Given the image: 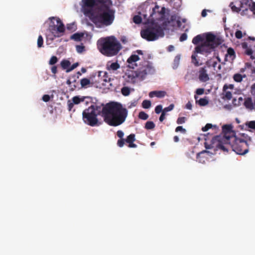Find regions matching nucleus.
<instances>
[{"instance_id": "1", "label": "nucleus", "mask_w": 255, "mask_h": 255, "mask_svg": "<svg viewBox=\"0 0 255 255\" xmlns=\"http://www.w3.org/2000/svg\"><path fill=\"white\" fill-rule=\"evenodd\" d=\"M108 0H82L84 14L96 24L109 25L112 23V9L107 5Z\"/></svg>"}, {"instance_id": "2", "label": "nucleus", "mask_w": 255, "mask_h": 255, "mask_svg": "<svg viewBox=\"0 0 255 255\" xmlns=\"http://www.w3.org/2000/svg\"><path fill=\"white\" fill-rule=\"evenodd\" d=\"M92 100L90 105L82 113L84 122L91 127L98 125V115H101L104 121L109 125L112 126V101L104 105L99 104Z\"/></svg>"}, {"instance_id": "3", "label": "nucleus", "mask_w": 255, "mask_h": 255, "mask_svg": "<svg viewBox=\"0 0 255 255\" xmlns=\"http://www.w3.org/2000/svg\"><path fill=\"white\" fill-rule=\"evenodd\" d=\"M219 45L218 39L214 34H207L205 41L202 44L197 45L195 48L191 57V63L196 67L201 65L202 63H200L197 59V54H209Z\"/></svg>"}, {"instance_id": "4", "label": "nucleus", "mask_w": 255, "mask_h": 255, "mask_svg": "<svg viewBox=\"0 0 255 255\" xmlns=\"http://www.w3.org/2000/svg\"><path fill=\"white\" fill-rule=\"evenodd\" d=\"M235 132L233 130V126L231 125H225L222 127V132L221 134L214 136L210 144L205 143V146L206 149H217L222 148L226 143H229L236 136Z\"/></svg>"}, {"instance_id": "5", "label": "nucleus", "mask_w": 255, "mask_h": 255, "mask_svg": "<svg viewBox=\"0 0 255 255\" xmlns=\"http://www.w3.org/2000/svg\"><path fill=\"white\" fill-rule=\"evenodd\" d=\"M150 25L140 31L141 37L148 41H154L163 37L164 28L158 23H150Z\"/></svg>"}, {"instance_id": "6", "label": "nucleus", "mask_w": 255, "mask_h": 255, "mask_svg": "<svg viewBox=\"0 0 255 255\" xmlns=\"http://www.w3.org/2000/svg\"><path fill=\"white\" fill-rule=\"evenodd\" d=\"M220 149L227 152L232 149L238 154L244 155L249 151V144L246 140L236 136L231 141L222 146Z\"/></svg>"}, {"instance_id": "7", "label": "nucleus", "mask_w": 255, "mask_h": 255, "mask_svg": "<svg viewBox=\"0 0 255 255\" xmlns=\"http://www.w3.org/2000/svg\"><path fill=\"white\" fill-rule=\"evenodd\" d=\"M128 110L122 105L113 101V127H117L124 123L128 116Z\"/></svg>"}, {"instance_id": "8", "label": "nucleus", "mask_w": 255, "mask_h": 255, "mask_svg": "<svg viewBox=\"0 0 255 255\" xmlns=\"http://www.w3.org/2000/svg\"><path fill=\"white\" fill-rule=\"evenodd\" d=\"M50 23L48 30L51 34L47 35V38L53 40L56 37L62 36L65 31V26L59 18L52 17L50 18Z\"/></svg>"}, {"instance_id": "9", "label": "nucleus", "mask_w": 255, "mask_h": 255, "mask_svg": "<svg viewBox=\"0 0 255 255\" xmlns=\"http://www.w3.org/2000/svg\"><path fill=\"white\" fill-rule=\"evenodd\" d=\"M98 48L103 55L112 56V36L101 38L98 41Z\"/></svg>"}, {"instance_id": "10", "label": "nucleus", "mask_w": 255, "mask_h": 255, "mask_svg": "<svg viewBox=\"0 0 255 255\" xmlns=\"http://www.w3.org/2000/svg\"><path fill=\"white\" fill-rule=\"evenodd\" d=\"M165 13V8L164 7H160L158 5H156L152 9L149 17L147 18L148 23H157V20H162L164 19Z\"/></svg>"}, {"instance_id": "11", "label": "nucleus", "mask_w": 255, "mask_h": 255, "mask_svg": "<svg viewBox=\"0 0 255 255\" xmlns=\"http://www.w3.org/2000/svg\"><path fill=\"white\" fill-rule=\"evenodd\" d=\"M152 67L147 65L143 67L141 70H137L135 71V76L140 80H143L146 77L148 73H150L152 72Z\"/></svg>"}, {"instance_id": "12", "label": "nucleus", "mask_w": 255, "mask_h": 255, "mask_svg": "<svg viewBox=\"0 0 255 255\" xmlns=\"http://www.w3.org/2000/svg\"><path fill=\"white\" fill-rule=\"evenodd\" d=\"M72 102L74 104H79L81 103H83L85 105L87 106L89 104L90 102H92V100H97L95 99H93L90 97H80L75 96L72 99Z\"/></svg>"}, {"instance_id": "13", "label": "nucleus", "mask_w": 255, "mask_h": 255, "mask_svg": "<svg viewBox=\"0 0 255 255\" xmlns=\"http://www.w3.org/2000/svg\"><path fill=\"white\" fill-rule=\"evenodd\" d=\"M198 78L199 80L203 82H206L209 80V77L207 73L206 67H201L198 71Z\"/></svg>"}, {"instance_id": "14", "label": "nucleus", "mask_w": 255, "mask_h": 255, "mask_svg": "<svg viewBox=\"0 0 255 255\" xmlns=\"http://www.w3.org/2000/svg\"><path fill=\"white\" fill-rule=\"evenodd\" d=\"M211 33V32H208L203 34H198L195 36L192 39V43L194 45H198L200 42H201V44H202L206 40V36L207 34Z\"/></svg>"}, {"instance_id": "15", "label": "nucleus", "mask_w": 255, "mask_h": 255, "mask_svg": "<svg viewBox=\"0 0 255 255\" xmlns=\"http://www.w3.org/2000/svg\"><path fill=\"white\" fill-rule=\"evenodd\" d=\"M244 106L247 109L250 111H255V100L253 102L251 97H248L245 99Z\"/></svg>"}, {"instance_id": "16", "label": "nucleus", "mask_w": 255, "mask_h": 255, "mask_svg": "<svg viewBox=\"0 0 255 255\" xmlns=\"http://www.w3.org/2000/svg\"><path fill=\"white\" fill-rule=\"evenodd\" d=\"M135 134L131 133L125 139V142L128 143V147L129 148H136L137 145L134 143L135 141Z\"/></svg>"}, {"instance_id": "17", "label": "nucleus", "mask_w": 255, "mask_h": 255, "mask_svg": "<svg viewBox=\"0 0 255 255\" xmlns=\"http://www.w3.org/2000/svg\"><path fill=\"white\" fill-rule=\"evenodd\" d=\"M122 48L121 43L113 36V56L117 55Z\"/></svg>"}, {"instance_id": "18", "label": "nucleus", "mask_w": 255, "mask_h": 255, "mask_svg": "<svg viewBox=\"0 0 255 255\" xmlns=\"http://www.w3.org/2000/svg\"><path fill=\"white\" fill-rule=\"evenodd\" d=\"M220 59L219 57H213L209 60H208L206 62V65L208 67H212L214 68V70L218 72V70H216L215 68L218 62H220Z\"/></svg>"}, {"instance_id": "19", "label": "nucleus", "mask_w": 255, "mask_h": 255, "mask_svg": "<svg viewBox=\"0 0 255 255\" xmlns=\"http://www.w3.org/2000/svg\"><path fill=\"white\" fill-rule=\"evenodd\" d=\"M236 57L235 52L233 48L230 47L227 49V53L225 55V60L226 61H233Z\"/></svg>"}, {"instance_id": "20", "label": "nucleus", "mask_w": 255, "mask_h": 255, "mask_svg": "<svg viewBox=\"0 0 255 255\" xmlns=\"http://www.w3.org/2000/svg\"><path fill=\"white\" fill-rule=\"evenodd\" d=\"M104 75H103V78L101 80L102 85L107 88H109V86H112V83L111 82V78L108 76V74L107 72L104 73Z\"/></svg>"}, {"instance_id": "21", "label": "nucleus", "mask_w": 255, "mask_h": 255, "mask_svg": "<svg viewBox=\"0 0 255 255\" xmlns=\"http://www.w3.org/2000/svg\"><path fill=\"white\" fill-rule=\"evenodd\" d=\"M166 94V92L163 91H153L149 93V96L150 98L156 97L157 98H161L164 97Z\"/></svg>"}, {"instance_id": "22", "label": "nucleus", "mask_w": 255, "mask_h": 255, "mask_svg": "<svg viewBox=\"0 0 255 255\" xmlns=\"http://www.w3.org/2000/svg\"><path fill=\"white\" fill-rule=\"evenodd\" d=\"M117 136L120 138L118 140L117 145L119 147H122L125 144V139L123 138L124 133L123 131L119 130L117 131Z\"/></svg>"}, {"instance_id": "23", "label": "nucleus", "mask_w": 255, "mask_h": 255, "mask_svg": "<svg viewBox=\"0 0 255 255\" xmlns=\"http://www.w3.org/2000/svg\"><path fill=\"white\" fill-rule=\"evenodd\" d=\"M80 85L81 87L80 89L82 88H87L88 87H91L93 85V83L91 82L90 79L84 78L80 80Z\"/></svg>"}, {"instance_id": "24", "label": "nucleus", "mask_w": 255, "mask_h": 255, "mask_svg": "<svg viewBox=\"0 0 255 255\" xmlns=\"http://www.w3.org/2000/svg\"><path fill=\"white\" fill-rule=\"evenodd\" d=\"M252 2V0H242L240 2L241 8L243 9V10H248V7Z\"/></svg>"}, {"instance_id": "25", "label": "nucleus", "mask_w": 255, "mask_h": 255, "mask_svg": "<svg viewBox=\"0 0 255 255\" xmlns=\"http://www.w3.org/2000/svg\"><path fill=\"white\" fill-rule=\"evenodd\" d=\"M84 36V33L82 32L81 33H75L71 36L70 38L73 39L76 41H80L82 40V38Z\"/></svg>"}, {"instance_id": "26", "label": "nucleus", "mask_w": 255, "mask_h": 255, "mask_svg": "<svg viewBox=\"0 0 255 255\" xmlns=\"http://www.w3.org/2000/svg\"><path fill=\"white\" fill-rule=\"evenodd\" d=\"M139 60V58L137 55H131L127 60V62L129 64H132Z\"/></svg>"}, {"instance_id": "27", "label": "nucleus", "mask_w": 255, "mask_h": 255, "mask_svg": "<svg viewBox=\"0 0 255 255\" xmlns=\"http://www.w3.org/2000/svg\"><path fill=\"white\" fill-rule=\"evenodd\" d=\"M61 66L64 70L69 69L71 65L70 62L68 60H63L60 63Z\"/></svg>"}, {"instance_id": "28", "label": "nucleus", "mask_w": 255, "mask_h": 255, "mask_svg": "<svg viewBox=\"0 0 255 255\" xmlns=\"http://www.w3.org/2000/svg\"><path fill=\"white\" fill-rule=\"evenodd\" d=\"M72 79L73 80H72V84L71 86L70 90L72 91H73L75 90L78 87L79 83L77 81V80L75 79V76H73L72 77Z\"/></svg>"}, {"instance_id": "29", "label": "nucleus", "mask_w": 255, "mask_h": 255, "mask_svg": "<svg viewBox=\"0 0 255 255\" xmlns=\"http://www.w3.org/2000/svg\"><path fill=\"white\" fill-rule=\"evenodd\" d=\"M155 124L153 122L148 121L145 125V128L146 129H152L155 128Z\"/></svg>"}, {"instance_id": "30", "label": "nucleus", "mask_w": 255, "mask_h": 255, "mask_svg": "<svg viewBox=\"0 0 255 255\" xmlns=\"http://www.w3.org/2000/svg\"><path fill=\"white\" fill-rule=\"evenodd\" d=\"M151 103L149 100H143L142 103V107L144 109H149L151 107Z\"/></svg>"}, {"instance_id": "31", "label": "nucleus", "mask_w": 255, "mask_h": 255, "mask_svg": "<svg viewBox=\"0 0 255 255\" xmlns=\"http://www.w3.org/2000/svg\"><path fill=\"white\" fill-rule=\"evenodd\" d=\"M214 128L215 129H216L217 128V127L216 126L214 125H212L211 124H206V125L204 127H203L202 128V130L203 131H207L208 129H210V128Z\"/></svg>"}, {"instance_id": "32", "label": "nucleus", "mask_w": 255, "mask_h": 255, "mask_svg": "<svg viewBox=\"0 0 255 255\" xmlns=\"http://www.w3.org/2000/svg\"><path fill=\"white\" fill-rule=\"evenodd\" d=\"M121 92L124 96H127L130 94V90L128 87H124L121 89Z\"/></svg>"}, {"instance_id": "33", "label": "nucleus", "mask_w": 255, "mask_h": 255, "mask_svg": "<svg viewBox=\"0 0 255 255\" xmlns=\"http://www.w3.org/2000/svg\"><path fill=\"white\" fill-rule=\"evenodd\" d=\"M148 115L144 112H140L138 114V118L143 120H146L148 118Z\"/></svg>"}, {"instance_id": "34", "label": "nucleus", "mask_w": 255, "mask_h": 255, "mask_svg": "<svg viewBox=\"0 0 255 255\" xmlns=\"http://www.w3.org/2000/svg\"><path fill=\"white\" fill-rule=\"evenodd\" d=\"M133 21L135 24H138L141 23V22L142 21V18L140 16H139L138 15H134L133 17Z\"/></svg>"}, {"instance_id": "35", "label": "nucleus", "mask_w": 255, "mask_h": 255, "mask_svg": "<svg viewBox=\"0 0 255 255\" xmlns=\"http://www.w3.org/2000/svg\"><path fill=\"white\" fill-rule=\"evenodd\" d=\"M58 58L55 56H52L50 60L49 61V64L50 65H54L58 62Z\"/></svg>"}, {"instance_id": "36", "label": "nucleus", "mask_w": 255, "mask_h": 255, "mask_svg": "<svg viewBox=\"0 0 255 255\" xmlns=\"http://www.w3.org/2000/svg\"><path fill=\"white\" fill-rule=\"evenodd\" d=\"M232 98V93L230 91H226L224 96H223V98L224 99H226L228 100H230Z\"/></svg>"}, {"instance_id": "37", "label": "nucleus", "mask_w": 255, "mask_h": 255, "mask_svg": "<svg viewBox=\"0 0 255 255\" xmlns=\"http://www.w3.org/2000/svg\"><path fill=\"white\" fill-rule=\"evenodd\" d=\"M234 80L237 82H240L243 80V76L240 74H235L233 77Z\"/></svg>"}, {"instance_id": "38", "label": "nucleus", "mask_w": 255, "mask_h": 255, "mask_svg": "<svg viewBox=\"0 0 255 255\" xmlns=\"http://www.w3.org/2000/svg\"><path fill=\"white\" fill-rule=\"evenodd\" d=\"M43 39L42 36L40 35H39L37 39V46L38 48L43 47Z\"/></svg>"}, {"instance_id": "39", "label": "nucleus", "mask_w": 255, "mask_h": 255, "mask_svg": "<svg viewBox=\"0 0 255 255\" xmlns=\"http://www.w3.org/2000/svg\"><path fill=\"white\" fill-rule=\"evenodd\" d=\"M198 104L201 106H204L208 104V101L205 98H201L198 101Z\"/></svg>"}, {"instance_id": "40", "label": "nucleus", "mask_w": 255, "mask_h": 255, "mask_svg": "<svg viewBox=\"0 0 255 255\" xmlns=\"http://www.w3.org/2000/svg\"><path fill=\"white\" fill-rule=\"evenodd\" d=\"M230 6L231 7L232 11H234V12H238L239 11H240L241 9L242 8H241V6L240 7L236 6L234 4V3L233 2L230 3Z\"/></svg>"}, {"instance_id": "41", "label": "nucleus", "mask_w": 255, "mask_h": 255, "mask_svg": "<svg viewBox=\"0 0 255 255\" xmlns=\"http://www.w3.org/2000/svg\"><path fill=\"white\" fill-rule=\"evenodd\" d=\"M174 107V104H171L168 107L165 108L163 110L162 112H164V113L166 114V112H169V111H171V110H172L173 109Z\"/></svg>"}, {"instance_id": "42", "label": "nucleus", "mask_w": 255, "mask_h": 255, "mask_svg": "<svg viewBox=\"0 0 255 255\" xmlns=\"http://www.w3.org/2000/svg\"><path fill=\"white\" fill-rule=\"evenodd\" d=\"M162 106L161 105H157L155 108V112L157 114H159L160 113H162Z\"/></svg>"}, {"instance_id": "43", "label": "nucleus", "mask_w": 255, "mask_h": 255, "mask_svg": "<svg viewBox=\"0 0 255 255\" xmlns=\"http://www.w3.org/2000/svg\"><path fill=\"white\" fill-rule=\"evenodd\" d=\"M175 131H180L182 133L185 134L186 132V130L185 128H184L182 126H178L175 128Z\"/></svg>"}, {"instance_id": "44", "label": "nucleus", "mask_w": 255, "mask_h": 255, "mask_svg": "<svg viewBox=\"0 0 255 255\" xmlns=\"http://www.w3.org/2000/svg\"><path fill=\"white\" fill-rule=\"evenodd\" d=\"M78 65H79L78 63H74L72 65V66L71 67H69V69H67V70H66V72H69L71 71L72 70L75 69Z\"/></svg>"}, {"instance_id": "45", "label": "nucleus", "mask_w": 255, "mask_h": 255, "mask_svg": "<svg viewBox=\"0 0 255 255\" xmlns=\"http://www.w3.org/2000/svg\"><path fill=\"white\" fill-rule=\"evenodd\" d=\"M186 121V118L184 117H179L177 120V123L179 125L184 124Z\"/></svg>"}, {"instance_id": "46", "label": "nucleus", "mask_w": 255, "mask_h": 255, "mask_svg": "<svg viewBox=\"0 0 255 255\" xmlns=\"http://www.w3.org/2000/svg\"><path fill=\"white\" fill-rule=\"evenodd\" d=\"M254 13H255V2H252L249 6L248 7Z\"/></svg>"}, {"instance_id": "47", "label": "nucleus", "mask_w": 255, "mask_h": 255, "mask_svg": "<svg viewBox=\"0 0 255 255\" xmlns=\"http://www.w3.org/2000/svg\"><path fill=\"white\" fill-rule=\"evenodd\" d=\"M235 36L238 39H241L243 37L242 31L238 30L235 33Z\"/></svg>"}, {"instance_id": "48", "label": "nucleus", "mask_w": 255, "mask_h": 255, "mask_svg": "<svg viewBox=\"0 0 255 255\" xmlns=\"http://www.w3.org/2000/svg\"><path fill=\"white\" fill-rule=\"evenodd\" d=\"M247 125L250 128L255 129V121L249 122Z\"/></svg>"}, {"instance_id": "49", "label": "nucleus", "mask_w": 255, "mask_h": 255, "mask_svg": "<svg viewBox=\"0 0 255 255\" xmlns=\"http://www.w3.org/2000/svg\"><path fill=\"white\" fill-rule=\"evenodd\" d=\"M253 53V50L251 49H248L246 51V54L248 55H250L251 58L254 59L255 57L252 55Z\"/></svg>"}, {"instance_id": "50", "label": "nucleus", "mask_w": 255, "mask_h": 255, "mask_svg": "<svg viewBox=\"0 0 255 255\" xmlns=\"http://www.w3.org/2000/svg\"><path fill=\"white\" fill-rule=\"evenodd\" d=\"M187 38V35L185 33H182L179 38L180 41L182 42L186 40Z\"/></svg>"}, {"instance_id": "51", "label": "nucleus", "mask_w": 255, "mask_h": 255, "mask_svg": "<svg viewBox=\"0 0 255 255\" xmlns=\"http://www.w3.org/2000/svg\"><path fill=\"white\" fill-rule=\"evenodd\" d=\"M84 46L81 45H77L76 46V50L78 52L81 53L84 50Z\"/></svg>"}, {"instance_id": "52", "label": "nucleus", "mask_w": 255, "mask_h": 255, "mask_svg": "<svg viewBox=\"0 0 255 255\" xmlns=\"http://www.w3.org/2000/svg\"><path fill=\"white\" fill-rule=\"evenodd\" d=\"M75 25L74 23H70L67 25V28L68 30H75Z\"/></svg>"}, {"instance_id": "53", "label": "nucleus", "mask_w": 255, "mask_h": 255, "mask_svg": "<svg viewBox=\"0 0 255 255\" xmlns=\"http://www.w3.org/2000/svg\"><path fill=\"white\" fill-rule=\"evenodd\" d=\"M74 103L72 102H71L70 100L68 101V109L69 111H71L72 108L74 107Z\"/></svg>"}, {"instance_id": "54", "label": "nucleus", "mask_w": 255, "mask_h": 255, "mask_svg": "<svg viewBox=\"0 0 255 255\" xmlns=\"http://www.w3.org/2000/svg\"><path fill=\"white\" fill-rule=\"evenodd\" d=\"M51 71L53 74H56L57 73V66L54 65H52L51 67Z\"/></svg>"}, {"instance_id": "55", "label": "nucleus", "mask_w": 255, "mask_h": 255, "mask_svg": "<svg viewBox=\"0 0 255 255\" xmlns=\"http://www.w3.org/2000/svg\"><path fill=\"white\" fill-rule=\"evenodd\" d=\"M204 89L203 88H198L196 91V94L198 95H202L204 93Z\"/></svg>"}, {"instance_id": "56", "label": "nucleus", "mask_w": 255, "mask_h": 255, "mask_svg": "<svg viewBox=\"0 0 255 255\" xmlns=\"http://www.w3.org/2000/svg\"><path fill=\"white\" fill-rule=\"evenodd\" d=\"M50 99V96L48 95H44L42 97V100L45 102H48Z\"/></svg>"}, {"instance_id": "57", "label": "nucleus", "mask_w": 255, "mask_h": 255, "mask_svg": "<svg viewBox=\"0 0 255 255\" xmlns=\"http://www.w3.org/2000/svg\"><path fill=\"white\" fill-rule=\"evenodd\" d=\"M120 68V65L117 62L113 63V70H116Z\"/></svg>"}, {"instance_id": "58", "label": "nucleus", "mask_w": 255, "mask_h": 255, "mask_svg": "<svg viewBox=\"0 0 255 255\" xmlns=\"http://www.w3.org/2000/svg\"><path fill=\"white\" fill-rule=\"evenodd\" d=\"M165 115L166 114L164 113V112H162L161 115H160L159 117V121L160 122H162L163 121V120L165 119Z\"/></svg>"}, {"instance_id": "59", "label": "nucleus", "mask_w": 255, "mask_h": 255, "mask_svg": "<svg viewBox=\"0 0 255 255\" xmlns=\"http://www.w3.org/2000/svg\"><path fill=\"white\" fill-rule=\"evenodd\" d=\"M192 107V104L190 102H188L186 105V108L188 110H191Z\"/></svg>"}, {"instance_id": "60", "label": "nucleus", "mask_w": 255, "mask_h": 255, "mask_svg": "<svg viewBox=\"0 0 255 255\" xmlns=\"http://www.w3.org/2000/svg\"><path fill=\"white\" fill-rule=\"evenodd\" d=\"M251 92L252 94L255 95V83L251 86Z\"/></svg>"}, {"instance_id": "61", "label": "nucleus", "mask_w": 255, "mask_h": 255, "mask_svg": "<svg viewBox=\"0 0 255 255\" xmlns=\"http://www.w3.org/2000/svg\"><path fill=\"white\" fill-rule=\"evenodd\" d=\"M72 77L70 79H68L66 81V84L69 85L70 89L71 88V86L72 84V81L71 80Z\"/></svg>"}, {"instance_id": "62", "label": "nucleus", "mask_w": 255, "mask_h": 255, "mask_svg": "<svg viewBox=\"0 0 255 255\" xmlns=\"http://www.w3.org/2000/svg\"><path fill=\"white\" fill-rule=\"evenodd\" d=\"M167 49L169 52L172 51L174 49V47L173 45H170L168 47Z\"/></svg>"}, {"instance_id": "63", "label": "nucleus", "mask_w": 255, "mask_h": 255, "mask_svg": "<svg viewBox=\"0 0 255 255\" xmlns=\"http://www.w3.org/2000/svg\"><path fill=\"white\" fill-rule=\"evenodd\" d=\"M201 15L202 17H205L207 15V10L206 9L202 10L201 12Z\"/></svg>"}, {"instance_id": "64", "label": "nucleus", "mask_w": 255, "mask_h": 255, "mask_svg": "<svg viewBox=\"0 0 255 255\" xmlns=\"http://www.w3.org/2000/svg\"><path fill=\"white\" fill-rule=\"evenodd\" d=\"M173 140H174V142H177L179 141V137L176 135V136H174Z\"/></svg>"}]
</instances>
